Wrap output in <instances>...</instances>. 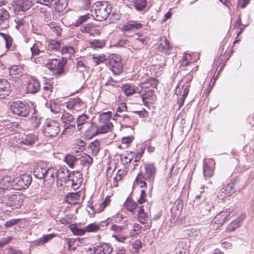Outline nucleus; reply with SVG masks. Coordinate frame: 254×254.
<instances>
[{
	"instance_id": "obj_47",
	"label": "nucleus",
	"mask_w": 254,
	"mask_h": 254,
	"mask_svg": "<svg viewBox=\"0 0 254 254\" xmlns=\"http://www.w3.org/2000/svg\"><path fill=\"white\" fill-rule=\"evenodd\" d=\"M61 121L65 124H69L74 120L73 116L67 112L64 113L61 117Z\"/></svg>"
},
{
	"instance_id": "obj_2",
	"label": "nucleus",
	"mask_w": 254,
	"mask_h": 254,
	"mask_svg": "<svg viewBox=\"0 0 254 254\" xmlns=\"http://www.w3.org/2000/svg\"><path fill=\"white\" fill-rule=\"evenodd\" d=\"M111 11V7L108 4L107 2L104 1L96 2L94 9L91 10V15L93 18L99 21L106 19Z\"/></svg>"
},
{
	"instance_id": "obj_46",
	"label": "nucleus",
	"mask_w": 254,
	"mask_h": 254,
	"mask_svg": "<svg viewBox=\"0 0 254 254\" xmlns=\"http://www.w3.org/2000/svg\"><path fill=\"white\" fill-rule=\"evenodd\" d=\"M0 35L4 40L6 49H9L12 45L13 39L12 37L9 35L2 32H0Z\"/></svg>"
},
{
	"instance_id": "obj_17",
	"label": "nucleus",
	"mask_w": 254,
	"mask_h": 254,
	"mask_svg": "<svg viewBox=\"0 0 254 254\" xmlns=\"http://www.w3.org/2000/svg\"><path fill=\"white\" fill-rule=\"evenodd\" d=\"M9 12L3 8H0V29H5L9 27Z\"/></svg>"
},
{
	"instance_id": "obj_39",
	"label": "nucleus",
	"mask_w": 254,
	"mask_h": 254,
	"mask_svg": "<svg viewBox=\"0 0 254 254\" xmlns=\"http://www.w3.org/2000/svg\"><path fill=\"white\" fill-rule=\"evenodd\" d=\"M137 206V204L136 202L128 198L124 203L125 208L133 214L134 213V210L136 208Z\"/></svg>"
},
{
	"instance_id": "obj_44",
	"label": "nucleus",
	"mask_w": 254,
	"mask_h": 254,
	"mask_svg": "<svg viewBox=\"0 0 254 254\" xmlns=\"http://www.w3.org/2000/svg\"><path fill=\"white\" fill-rule=\"evenodd\" d=\"M80 164L82 166H86L89 167L93 162V159L89 155L85 154L81 156L79 158Z\"/></svg>"
},
{
	"instance_id": "obj_36",
	"label": "nucleus",
	"mask_w": 254,
	"mask_h": 254,
	"mask_svg": "<svg viewBox=\"0 0 254 254\" xmlns=\"http://www.w3.org/2000/svg\"><path fill=\"white\" fill-rule=\"evenodd\" d=\"M55 235L53 234H48L43 236L42 237L35 240L33 243L35 246H41L47 243L49 241L52 239Z\"/></svg>"
},
{
	"instance_id": "obj_62",
	"label": "nucleus",
	"mask_w": 254,
	"mask_h": 254,
	"mask_svg": "<svg viewBox=\"0 0 254 254\" xmlns=\"http://www.w3.org/2000/svg\"><path fill=\"white\" fill-rule=\"evenodd\" d=\"M89 14L80 16L75 23V26H78L89 18Z\"/></svg>"
},
{
	"instance_id": "obj_25",
	"label": "nucleus",
	"mask_w": 254,
	"mask_h": 254,
	"mask_svg": "<svg viewBox=\"0 0 254 254\" xmlns=\"http://www.w3.org/2000/svg\"><path fill=\"white\" fill-rule=\"evenodd\" d=\"M11 177L6 176L2 178L0 181V194L5 193L8 190H11L10 184L11 183Z\"/></svg>"
},
{
	"instance_id": "obj_14",
	"label": "nucleus",
	"mask_w": 254,
	"mask_h": 254,
	"mask_svg": "<svg viewBox=\"0 0 254 254\" xmlns=\"http://www.w3.org/2000/svg\"><path fill=\"white\" fill-rule=\"evenodd\" d=\"M37 139V136L34 134L24 135L22 137L19 138L17 139V145L19 146L20 147L23 148H24V145L31 146L35 143Z\"/></svg>"
},
{
	"instance_id": "obj_1",
	"label": "nucleus",
	"mask_w": 254,
	"mask_h": 254,
	"mask_svg": "<svg viewBox=\"0 0 254 254\" xmlns=\"http://www.w3.org/2000/svg\"><path fill=\"white\" fill-rule=\"evenodd\" d=\"M156 174V168L153 164L144 165V170L141 171L137 175L134 184L140 188L145 187L151 193Z\"/></svg>"
},
{
	"instance_id": "obj_30",
	"label": "nucleus",
	"mask_w": 254,
	"mask_h": 254,
	"mask_svg": "<svg viewBox=\"0 0 254 254\" xmlns=\"http://www.w3.org/2000/svg\"><path fill=\"white\" fill-rule=\"evenodd\" d=\"M88 117L85 114H82L79 116L77 120V130L80 131L83 128L84 126L87 124Z\"/></svg>"
},
{
	"instance_id": "obj_50",
	"label": "nucleus",
	"mask_w": 254,
	"mask_h": 254,
	"mask_svg": "<svg viewBox=\"0 0 254 254\" xmlns=\"http://www.w3.org/2000/svg\"><path fill=\"white\" fill-rule=\"evenodd\" d=\"M69 228L73 234L75 235L82 236L85 233V229H83L79 228L75 224L71 225L69 226Z\"/></svg>"
},
{
	"instance_id": "obj_64",
	"label": "nucleus",
	"mask_w": 254,
	"mask_h": 254,
	"mask_svg": "<svg viewBox=\"0 0 254 254\" xmlns=\"http://www.w3.org/2000/svg\"><path fill=\"white\" fill-rule=\"evenodd\" d=\"M78 3L82 8L85 9L89 8L91 4L90 0H78Z\"/></svg>"
},
{
	"instance_id": "obj_56",
	"label": "nucleus",
	"mask_w": 254,
	"mask_h": 254,
	"mask_svg": "<svg viewBox=\"0 0 254 254\" xmlns=\"http://www.w3.org/2000/svg\"><path fill=\"white\" fill-rule=\"evenodd\" d=\"M100 229L98 224L91 223L87 225L85 228V232H96Z\"/></svg>"
},
{
	"instance_id": "obj_21",
	"label": "nucleus",
	"mask_w": 254,
	"mask_h": 254,
	"mask_svg": "<svg viewBox=\"0 0 254 254\" xmlns=\"http://www.w3.org/2000/svg\"><path fill=\"white\" fill-rule=\"evenodd\" d=\"M57 169L54 167H48L44 178L45 181H48L49 184H53L56 178Z\"/></svg>"
},
{
	"instance_id": "obj_53",
	"label": "nucleus",
	"mask_w": 254,
	"mask_h": 254,
	"mask_svg": "<svg viewBox=\"0 0 254 254\" xmlns=\"http://www.w3.org/2000/svg\"><path fill=\"white\" fill-rule=\"evenodd\" d=\"M78 196L76 193H68L66 196V201L68 203L74 204L77 202Z\"/></svg>"
},
{
	"instance_id": "obj_33",
	"label": "nucleus",
	"mask_w": 254,
	"mask_h": 254,
	"mask_svg": "<svg viewBox=\"0 0 254 254\" xmlns=\"http://www.w3.org/2000/svg\"><path fill=\"white\" fill-rule=\"evenodd\" d=\"M113 128L112 123H99V126H97V130L99 134L107 133L111 131Z\"/></svg>"
},
{
	"instance_id": "obj_31",
	"label": "nucleus",
	"mask_w": 254,
	"mask_h": 254,
	"mask_svg": "<svg viewBox=\"0 0 254 254\" xmlns=\"http://www.w3.org/2000/svg\"><path fill=\"white\" fill-rule=\"evenodd\" d=\"M110 218L112 219V223L121 225L125 224V221L126 220L127 221V225H128V219L123 214L117 213L112 217H110Z\"/></svg>"
},
{
	"instance_id": "obj_58",
	"label": "nucleus",
	"mask_w": 254,
	"mask_h": 254,
	"mask_svg": "<svg viewBox=\"0 0 254 254\" xmlns=\"http://www.w3.org/2000/svg\"><path fill=\"white\" fill-rule=\"evenodd\" d=\"M241 224L236 220L230 223L226 229L227 232H232L240 226Z\"/></svg>"
},
{
	"instance_id": "obj_37",
	"label": "nucleus",
	"mask_w": 254,
	"mask_h": 254,
	"mask_svg": "<svg viewBox=\"0 0 254 254\" xmlns=\"http://www.w3.org/2000/svg\"><path fill=\"white\" fill-rule=\"evenodd\" d=\"M158 84L157 80L154 78H150L148 79L146 81L141 83L139 84V87L140 89L144 88L143 86H146L149 89H152V88H154L157 87Z\"/></svg>"
},
{
	"instance_id": "obj_55",
	"label": "nucleus",
	"mask_w": 254,
	"mask_h": 254,
	"mask_svg": "<svg viewBox=\"0 0 254 254\" xmlns=\"http://www.w3.org/2000/svg\"><path fill=\"white\" fill-rule=\"evenodd\" d=\"M43 89L44 90V94L45 96L50 97L51 93L53 91V86L50 83H45Z\"/></svg>"
},
{
	"instance_id": "obj_15",
	"label": "nucleus",
	"mask_w": 254,
	"mask_h": 254,
	"mask_svg": "<svg viewBox=\"0 0 254 254\" xmlns=\"http://www.w3.org/2000/svg\"><path fill=\"white\" fill-rule=\"evenodd\" d=\"M56 178L57 179V184L61 186H67L68 180H69V171L66 167H62L57 170Z\"/></svg>"
},
{
	"instance_id": "obj_32",
	"label": "nucleus",
	"mask_w": 254,
	"mask_h": 254,
	"mask_svg": "<svg viewBox=\"0 0 254 254\" xmlns=\"http://www.w3.org/2000/svg\"><path fill=\"white\" fill-rule=\"evenodd\" d=\"M128 227L127 221H125V224L121 225L112 223L110 227V230L114 232L115 233H119L126 230Z\"/></svg>"
},
{
	"instance_id": "obj_52",
	"label": "nucleus",
	"mask_w": 254,
	"mask_h": 254,
	"mask_svg": "<svg viewBox=\"0 0 254 254\" xmlns=\"http://www.w3.org/2000/svg\"><path fill=\"white\" fill-rule=\"evenodd\" d=\"M48 26L52 31L55 33L56 35L59 36L60 35L62 28L57 23L52 22L48 24Z\"/></svg>"
},
{
	"instance_id": "obj_11",
	"label": "nucleus",
	"mask_w": 254,
	"mask_h": 254,
	"mask_svg": "<svg viewBox=\"0 0 254 254\" xmlns=\"http://www.w3.org/2000/svg\"><path fill=\"white\" fill-rule=\"evenodd\" d=\"M33 5L32 0H19L13 4L14 12L18 14L28 10Z\"/></svg>"
},
{
	"instance_id": "obj_34",
	"label": "nucleus",
	"mask_w": 254,
	"mask_h": 254,
	"mask_svg": "<svg viewBox=\"0 0 254 254\" xmlns=\"http://www.w3.org/2000/svg\"><path fill=\"white\" fill-rule=\"evenodd\" d=\"M100 254H110L112 252V248L107 244H103L95 247Z\"/></svg>"
},
{
	"instance_id": "obj_41",
	"label": "nucleus",
	"mask_w": 254,
	"mask_h": 254,
	"mask_svg": "<svg viewBox=\"0 0 254 254\" xmlns=\"http://www.w3.org/2000/svg\"><path fill=\"white\" fill-rule=\"evenodd\" d=\"M203 173L205 178H210L214 174V168L210 166L205 161L203 162Z\"/></svg>"
},
{
	"instance_id": "obj_19",
	"label": "nucleus",
	"mask_w": 254,
	"mask_h": 254,
	"mask_svg": "<svg viewBox=\"0 0 254 254\" xmlns=\"http://www.w3.org/2000/svg\"><path fill=\"white\" fill-rule=\"evenodd\" d=\"M10 91V85L7 80L0 79V98H5L9 95Z\"/></svg>"
},
{
	"instance_id": "obj_61",
	"label": "nucleus",
	"mask_w": 254,
	"mask_h": 254,
	"mask_svg": "<svg viewBox=\"0 0 254 254\" xmlns=\"http://www.w3.org/2000/svg\"><path fill=\"white\" fill-rule=\"evenodd\" d=\"M127 112V107L125 103H122L117 109L116 115L114 117H117L119 114H123L124 113Z\"/></svg>"
},
{
	"instance_id": "obj_27",
	"label": "nucleus",
	"mask_w": 254,
	"mask_h": 254,
	"mask_svg": "<svg viewBox=\"0 0 254 254\" xmlns=\"http://www.w3.org/2000/svg\"><path fill=\"white\" fill-rule=\"evenodd\" d=\"M48 168L43 164L37 165L34 170V176L38 179H43L46 171H47Z\"/></svg>"
},
{
	"instance_id": "obj_51",
	"label": "nucleus",
	"mask_w": 254,
	"mask_h": 254,
	"mask_svg": "<svg viewBox=\"0 0 254 254\" xmlns=\"http://www.w3.org/2000/svg\"><path fill=\"white\" fill-rule=\"evenodd\" d=\"M64 161L70 168H73L77 159L73 155H67L65 157Z\"/></svg>"
},
{
	"instance_id": "obj_8",
	"label": "nucleus",
	"mask_w": 254,
	"mask_h": 254,
	"mask_svg": "<svg viewBox=\"0 0 254 254\" xmlns=\"http://www.w3.org/2000/svg\"><path fill=\"white\" fill-rule=\"evenodd\" d=\"M240 182L236 179L232 180L226 187L221 189L220 195L222 197H226L232 195L236 191H240L242 189L239 186Z\"/></svg>"
},
{
	"instance_id": "obj_35",
	"label": "nucleus",
	"mask_w": 254,
	"mask_h": 254,
	"mask_svg": "<svg viewBox=\"0 0 254 254\" xmlns=\"http://www.w3.org/2000/svg\"><path fill=\"white\" fill-rule=\"evenodd\" d=\"M32 56H39L43 53V46L41 42H36L30 48Z\"/></svg>"
},
{
	"instance_id": "obj_26",
	"label": "nucleus",
	"mask_w": 254,
	"mask_h": 254,
	"mask_svg": "<svg viewBox=\"0 0 254 254\" xmlns=\"http://www.w3.org/2000/svg\"><path fill=\"white\" fill-rule=\"evenodd\" d=\"M23 67L21 65H13L9 68V75L12 78H19L23 74Z\"/></svg>"
},
{
	"instance_id": "obj_54",
	"label": "nucleus",
	"mask_w": 254,
	"mask_h": 254,
	"mask_svg": "<svg viewBox=\"0 0 254 254\" xmlns=\"http://www.w3.org/2000/svg\"><path fill=\"white\" fill-rule=\"evenodd\" d=\"M189 90L187 86L183 89V94L182 97H179L177 103L179 105L180 108L184 104V101L189 93Z\"/></svg>"
},
{
	"instance_id": "obj_29",
	"label": "nucleus",
	"mask_w": 254,
	"mask_h": 254,
	"mask_svg": "<svg viewBox=\"0 0 254 254\" xmlns=\"http://www.w3.org/2000/svg\"><path fill=\"white\" fill-rule=\"evenodd\" d=\"M158 50L164 53H167L172 49L170 42L165 37H163L160 39V43L158 47Z\"/></svg>"
},
{
	"instance_id": "obj_7",
	"label": "nucleus",
	"mask_w": 254,
	"mask_h": 254,
	"mask_svg": "<svg viewBox=\"0 0 254 254\" xmlns=\"http://www.w3.org/2000/svg\"><path fill=\"white\" fill-rule=\"evenodd\" d=\"M108 64L110 69L116 75L120 74L123 70V64L121 63V57L117 54L110 55L108 60Z\"/></svg>"
},
{
	"instance_id": "obj_18",
	"label": "nucleus",
	"mask_w": 254,
	"mask_h": 254,
	"mask_svg": "<svg viewBox=\"0 0 254 254\" xmlns=\"http://www.w3.org/2000/svg\"><path fill=\"white\" fill-rule=\"evenodd\" d=\"M40 89L39 81L35 78H31L28 82L26 86V93L34 94L37 93Z\"/></svg>"
},
{
	"instance_id": "obj_57",
	"label": "nucleus",
	"mask_w": 254,
	"mask_h": 254,
	"mask_svg": "<svg viewBox=\"0 0 254 254\" xmlns=\"http://www.w3.org/2000/svg\"><path fill=\"white\" fill-rule=\"evenodd\" d=\"M110 198V195L107 196L104 200L99 204V208L97 210L99 212L102 211L107 206L110 204L111 202Z\"/></svg>"
},
{
	"instance_id": "obj_3",
	"label": "nucleus",
	"mask_w": 254,
	"mask_h": 254,
	"mask_svg": "<svg viewBox=\"0 0 254 254\" xmlns=\"http://www.w3.org/2000/svg\"><path fill=\"white\" fill-rule=\"evenodd\" d=\"M9 183L11 190H21L27 189L32 182V177L29 174H22L15 179L11 177Z\"/></svg>"
},
{
	"instance_id": "obj_63",
	"label": "nucleus",
	"mask_w": 254,
	"mask_h": 254,
	"mask_svg": "<svg viewBox=\"0 0 254 254\" xmlns=\"http://www.w3.org/2000/svg\"><path fill=\"white\" fill-rule=\"evenodd\" d=\"M76 68L77 70L82 72L86 69L87 66L83 61H78L76 63Z\"/></svg>"
},
{
	"instance_id": "obj_59",
	"label": "nucleus",
	"mask_w": 254,
	"mask_h": 254,
	"mask_svg": "<svg viewBox=\"0 0 254 254\" xmlns=\"http://www.w3.org/2000/svg\"><path fill=\"white\" fill-rule=\"evenodd\" d=\"M121 160L124 164H127L130 163L132 159V155L131 153H128L127 155L125 154H123L121 156Z\"/></svg>"
},
{
	"instance_id": "obj_12",
	"label": "nucleus",
	"mask_w": 254,
	"mask_h": 254,
	"mask_svg": "<svg viewBox=\"0 0 254 254\" xmlns=\"http://www.w3.org/2000/svg\"><path fill=\"white\" fill-rule=\"evenodd\" d=\"M83 180L82 174L78 171H73L69 173V180L67 186L71 185L73 189L78 188Z\"/></svg>"
},
{
	"instance_id": "obj_9",
	"label": "nucleus",
	"mask_w": 254,
	"mask_h": 254,
	"mask_svg": "<svg viewBox=\"0 0 254 254\" xmlns=\"http://www.w3.org/2000/svg\"><path fill=\"white\" fill-rule=\"evenodd\" d=\"M46 67L50 70L53 74L60 75L64 72V64L60 60L54 58L48 60Z\"/></svg>"
},
{
	"instance_id": "obj_38",
	"label": "nucleus",
	"mask_w": 254,
	"mask_h": 254,
	"mask_svg": "<svg viewBox=\"0 0 254 254\" xmlns=\"http://www.w3.org/2000/svg\"><path fill=\"white\" fill-rule=\"evenodd\" d=\"M132 5L137 11H142L147 5L146 0H131Z\"/></svg>"
},
{
	"instance_id": "obj_20",
	"label": "nucleus",
	"mask_w": 254,
	"mask_h": 254,
	"mask_svg": "<svg viewBox=\"0 0 254 254\" xmlns=\"http://www.w3.org/2000/svg\"><path fill=\"white\" fill-rule=\"evenodd\" d=\"M229 215L230 212L227 210L222 211L215 217L212 221V223L214 224H217V227H221L227 220V218Z\"/></svg>"
},
{
	"instance_id": "obj_42",
	"label": "nucleus",
	"mask_w": 254,
	"mask_h": 254,
	"mask_svg": "<svg viewBox=\"0 0 254 254\" xmlns=\"http://www.w3.org/2000/svg\"><path fill=\"white\" fill-rule=\"evenodd\" d=\"M75 52L74 49L71 46H65L62 48L61 53L65 58L71 59Z\"/></svg>"
},
{
	"instance_id": "obj_24",
	"label": "nucleus",
	"mask_w": 254,
	"mask_h": 254,
	"mask_svg": "<svg viewBox=\"0 0 254 254\" xmlns=\"http://www.w3.org/2000/svg\"><path fill=\"white\" fill-rule=\"evenodd\" d=\"M142 27V24L136 21L130 20L127 23L122 27V30L125 31H130L132 30H138Z\"/></svg>"
},
{
	"instance_id": "obj_45",
	"label": "nucleus",
	"mask_w": 254,
	"mask_h": 254,
	"mask_svg": "<svg viewBox=\"0 0 254 254\" xmlns=\"http://www.w3.org/2000/svg\"><path fill=\"white\" fill-rule=\"evenodd\" d=\"M100 142L99 140H96L91 142L89 145V148L92 151L93 154L97 155L100 150Z\"/></svg>"
},
{
	"instance_id": "obj_60",
	"label": "nucleus",
	"mask_w": 254,
	"mask_h": 254,
	"mask_svg": "<svg viewBox=\"0 0 254 254\" xmlns=\"http://www.w3.org/2000/svg\"><path fill=\"white\" fill-rule=\"evenodd\" d=\"M90 45L95 48H101L105 46V42L103 40H94L90 42Z\"/></svg>"
},
{
	"instance_id": "obj_48",
	"label": "nucleus",
	"mask_w": 254,
	"mask_h": 254,
	"mask_svg": "<svg viewBox=\"0 0 254 254\" xmlns=\"http://www.w3.org/2000/svg\"><path fill=\"white\" fill-rule=\"evenodd\" d=\"M41 118L39 115H33L30 119L31 127L34 128L38 127L41 124Z\"/></svg>"
},
{
	"instance_id": "obj_23",
	"label": "nucleus",
	"mask_w": 254,
	"mask_h": 254,
	"mask_svg": "<svg viewBox=\"0 0 254 254\" xmlns=\"http://www.w3.org/2000/svg\"><path fill=\"white\" fill-rule=\"evenodd\" d=\"M80 30L83 33H88L92 36L99 33L98 29L94 25L92 24H88L81 26L80 27Z\"/></svg>"
},
{
	"instance_id": "obj_49",
	"label": "nucleus",
	"mask_w": 254,
	"mask_h": 254,
	"mask_svg": "<svg viewBox=\"0 0 254 254\" xmlns=\"http://www.w3.org/2000/svg\"><path fill=\"white\" fill-rule=\"evenodd\" d=\"M122 89L127 96H129L135 93L133 87L128 84L123 85Z\"/></svg>"
},
{
	"instance_id": "obj_43",
	"label": "nucleus",
	"mask_w": 254,
	"mask_h": 254,
	"mask_svg": "<svg viewBox=\"0 0 254 254\" xmlns=\"http://www.w3.org/2000/svg\"><path fill=\"white\" fill-rule=\"evenodd\" d=\"M138 219L139 221L143 224L145 223L149 219V215L144 212L142 207H140L138 210Z\"/></svg>"
},
{
	"instance_id": "obj_5",
	"label": "nucleus",
	"mask_w": 254,
	"mask_h": 254,
	"mask_svg": "<svg viewBox=\"0 0 254 254\" xmlns=\"http://www.w3.org/2000/svg\"><path fill=\"white\" fill-rule=\"evenodd\" d=\"M43 128L44 135L50 138L57 136L60 131V124L54 120H47Z\"/></svg>"
},
{
	"instance_id": "obj_6",
	"label": "nucleus",
	"mask_w": 254,
	"mask_h": 254,
	"mask_svg": "<svg viewBox=\"0 0 254 254\" xmlns=\"http://www.w3.org/2000/svg\"><path fill=\"white\" fill-rule=\"evenodd\" d=\"M10 110L15 115L25 117L29 115L30 112V107L27 104L17 101L12 103Z\"/></svg>"
},
{
	"instance_id": "obj_10",
	"label": "nucleus",
	"mask_w": 254,
	"mask_h": 254,
	"mask_svg": "<svg viewBox=\"0 0 254 254\" xmlns=\"http://www.w3.org/2000/svg\"><path fill=\"white\" fill-rule=\"evenodd\" d=\"M145 88L138 90V93L140 94L141 99L143 104L145 106H147V104L149 101H154L156 98L154 91L152 89H149L146 86H143Z\"/></svg>"
},
{
	"instance_id": "obj_22",
	"label": "nucleus",
	"mask_w": 254,
	"mask_h": 254,
	"mask_svg": "<svg viewBox=\"0 0 254 254\" xmlns=\"http://www.w3.org/2000/svg\"><path fill=\"white\" fill-rule=\"evenodd\" d=\"M84 134L85 136L88 139H90L98 134L97 125L94 123L89 124L87 127V129L84 131Z\"/></svg>"
},
{
	"instance_id": "obj_13",
	"label": "nucleus",
	"mask_w": 254,
	"mask_h": 254,
	"mask_svg": "<svg viewBox=\"0 0 254 254\" xmlns=\"http://www.w3.org/2000/svg\"><path fill=\"white\" fill-rule=\"evenodd\" d=\"M65 104L68 110L75 111H80L85 107L84 103L79 98H70Z\"/></svg>"
},
{
	"instance_id": "obj_4",
	"label": "nucleus",
	"mask_w": 254,
	"mask_h": 254,
	"mask_svg": "<svg viewBox=\"0 0 254 254\" xmlns=\"http://www.w3.org/2000/svg\"><path fill=\"white\" fill-rule=\"evenodd\" d=\"M24 197V195L19 192L6 195L2 197L1 202L7 206H13L17 208L21 206L23 202Z\"/></svg>"
},
{
	"instance_id": "obj_28",
	"label": "nucleus",
	"mask_w": 254,
	"mask_h": 254,
	"mask_svg": "<svg viewBox=\"0 0 254 254\" xmlns=\"http://www.w3.org/2000/svg\"><path fill=\"white\" fill-rule=\"evenodd\" d=\"M46 48L47 51L51 52L59 51L61 48V43L56 40H50L47 41Z\"/></svg>"
},
{
	"instance_id": "obj_40",
	"label": "nucleus",
	"mask_w": 254,
	"mask_h": 254,
	"mask_svg": "<svg viewBox=\"0 0 254 254\" xmlns=\"http://www.w3.org/2000/svg\"><path fill=\"white\" fill-rule=\"evenodd\" d=\"M112 117L111 112H103L99 115V123H112L110 121Z\"/></svg>"
},
{
	"instance_id": "obj_16",
	"label": "nucleus",
	"mask_w": 254,
	"mask_h": 254,
	"mask_svg": "<svg viewBox=\"0 0 254 254\" xmlns=\"http://www.w3.org/2000/svg\"><path fill=\"white\" fill-rule=\"evenodd\" d=\"M148 39L142 34H136L134 36L132 48L135 50H141L148 44Z\"/></svg>"
}]
</instances>
